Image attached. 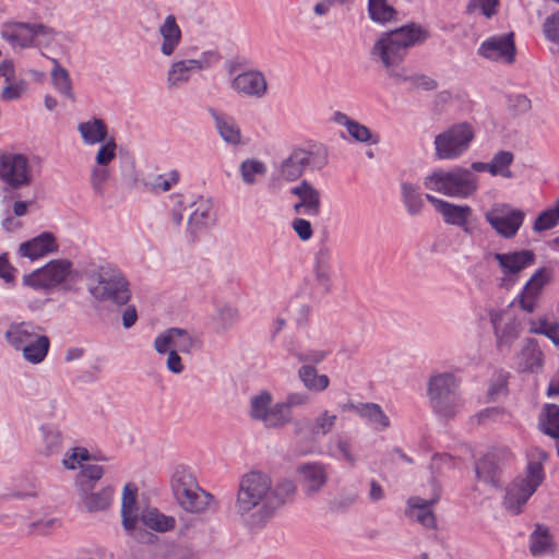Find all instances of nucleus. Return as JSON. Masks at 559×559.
<instances>
[{"label":"nucleus","instance_id":"f257e3e1","mask_svg":"<svg viewBox=\"0 0 559 559\" xmlns=\"http://www.w3.org/2000/svg\"><path fill=\"white\" fill-rule=\"evenodd\" d=\"M295 492L296 486L289 479L273 485L266 473L250 471L240 478L235 510L251 526H262Z\"/></svg>","mask_w":559,"mask_h":559},{"label":"nucleus","instance_id":"f03ea898","mask_svg":"<svg viewBox=\"0 0 559 559\" xmlns=\"http://www.w3.org/2000/svg\"><path fill=\"white\" fill-rule=\"evenodd\" d=\"M429 36L430 33L427 28L416 23H409L383 33L373 45L371 55L380 59L391 75L401 78L393 72V68L403 62L411 47L425 43Z\"/></svg>","mask_w":559,"mask_h":559},{"label":"nucleus","instance_id":"7ed1b4c3","mask_svg":"<svg viewBox=\"0 0 559 559\" xmlns=\"http://www.w3.org/2000/svg\"><path fill=\"white\" fill-rule=\"evenodd\" d=\"M527 457L525 474L518 476L506 488L503 506L513 514L522 512L523 506L545 479L543 465L548 460L547 452L538 447H533L530 449Z\"/></svg>","mask_w":559,"mask_h":559},{"label":"nucleus","instance_id":"20e7f679","mask_svg":"<svg viewBox=\"0 0 559 559\" xmlns=\"http://www.w3.org/2000/svg\"><path fill=\"white\" fill-rule=\"evenodd\" d=\"M424 186L450 198L465 199L477 190V177L467 168L438 169L428 175Z\"/></svg>","mask_w":559,"mask_h":559},{"label":"nucleus","instance_id":"39448f33","mask_svg":"<svg viewBox=\"0 0 559 559\" xmlns=\"http://www.w3.org/2000/svg\"><path fill=\"white\" fill-rule=\"evenodd\" d=\"M171 489L179 506L191 513L204 512L214 501V497L201 489L193 474L183 467L175 471Z\"/></svg>","mask_w":559,"mask_h":559},{"label":"nucleus","instance_id":"423d86ee","mask_svg":"<svg viewBox=\"0 0 559 559\" xmlns=\"http://www.w3.org/2000/svg\"><path fill=\"white\" fill-rule=\"evenodd\" d=\"M88 276L96 282V285L91 288V293L97 299L109 300L117 305H126L130 300L129 284L114 265H99L92 270Z\"/></svg>","mask_w":559,"mask_h":559},{"label":"nucleus","instance_id":"0eeeda50","mask_svg":"<svg viewBox=\"0 0 559 559\" xmlns=\"http://www.w3.org/2000/svg\"><path fill=\"white\" fill-rule=\"evenodd\" d=\"M474 138L475 131L471 123L464 121L450 126L435 138L436 158H459L469 148Z\"/></svg>","mask_w":559,"mask_h":559},{"label":"nucleus","instance_id":"6e6552de","mask_svg":"<svg viewBox=\"0 0 559 559\" xmlns=\"http://www.w3.org/2000/svg\"><path fill=\"white\" fill-rule=\"evenodd\" d=\"M514 460V454L507 447L488 451L475 462L476 479L493 488L500 487L504 469L511 466Z\"/></svg>","mask_w":559,"mask_h":559},{"label":"nucleus","instance_id":"1a4fd4ad","mask_svg":"<svg viewBox=\"0 0 559 559\" xmlns=\"http://www.w3.org/2000/svg\"><path fill=\"white\" fill-rule=\"evenodd\" d=\"M456 389L457 382L451 373L438 374L430 379L428 395L438 414L444 417H453L455 415L460 406Z\"/></svg>","mask_w":559,"mask_h":559},{"label":"nucleus","instance_id":"9d476101","mask_svg":"<svg viewBox=\"0 0 559 559\" xmlns=\"http://www.w3.org/2000/svg\"><path fill=\"white\" fill-rule=\"evenodd\" d=\"M485 218L499 236L511 239L523 225L525 213L510 204L499 203L485 213Z\"/></svg>","mask_w":559,"mask_h":559},{"label":"nucleus","instance_id":"9b49d317","mask_svg":"<svg viewBox=\"0 0 559 559\" xmlns=\"http://www.w3.org/2000/svg\"><path fill=\"white\" fill-rule=\"evenodd\" d=\"M0 180L12 189H21L32 181L28 159L23 154L0 152Z\"/></svg>","mask_w":559,"mask_h":559},{"label":"nucleus","instance_id":"f8f14e48","mask_svg":"<svg viewBox=\"0 0 559 559\" xmlns=\"http://www.w3.org/2000/svg\"><path fill=\"white\" fill-rule=\"evenodd\" d=\"M71 270V262L64 259L52 260L44 267L25 275L23 282L34 288H49L63 282Z\"/></svg>","mask_w":559,"mask_h":559},{"label":"nucleus","instance_id":"ddd939ff","mask_svg":"<svg viewBox=\"0 0 559 559\" xmlns=\"http://www.w3.org/2000/svg\"><path fill=\"white\" fill-rule=\"evenodd\" d=\"M52 28L44 24L7 23L3 25L1 35L13 47H29L38 35H52Z\"/></svg>","mask_w":559,"mask_h":559},{"label":"nucleus","instance_id":"4468645a","mask_svg":"<svg viewBox=\"0 0 559 559\" xmlns=\"http://www.w3.org/2000/svg\"><path fill=\"white\" fill-rule=\"evenodd\" d=\"M198 343V338L191 336L188 331L170 328L155 338L154 347L159 354L167 353L169 348L188 354Z\"/></svg>","mask_w":559,"mask_h":559},{"label":"nucleus","instance_id":"2eb2a0df","mask_svg":"<svg viewBox=\"0 0 559 559\" xmlns=\"http://www.w3.org/2000/svg\"><path fill=\"white\" fill-rule=\"evenodd\" d=\"M426 199L433 205L435 210L442 215L447 224L460 226L466 234L472 233L468 225L472 209L468 205H456L431 194H426Z\"/></svg>","mask_w":559,"mask_h":559},{"label":"nucleus","instance_id":"dca6fc26","mask_svg":"<svg viewBox=\"0 0 559 559\" xmlns=\"http://www.w3.org/2000/svg\"><path fill=\"white\" fill-rule=\"evenodd\" d=\"M478 52L479 55L487 59H503L508 63H512L515 57L513 33H509L501 36H495L485 40L480 45Z\"/></svg>","mask_w":559,"mask_h":559},{"label":"nucleus","instance_id":"f3484780","mask_svg":"<svg viewBox=\"0 0 559 559\" xmlns=\"http://www.w3.org/2000/svg\"><path fill=\"white\" fill-rule=\"evenodd\" d=\"M290 193L298 197L299 201L294 205L297 214L317 216L321 207V193L309 181L302 180L290 189Z\"/></svg>","mask_w":559,"mask_h":559},{"label":"nucleus","instance_id":"a211bd4d","mask_svg":"<svg viewBox=\"0 0 559 559\" xmlns=\"http://www.w3.org/2000/svg\"><path fill=\"white\" fill-rule=\"evenodd\" d=\"M314 164V153L304 148H294L280 167V176L286 181L300 178L305 169Z\"/></svg>","mask_w":559,"mask_h":559},{"label":"nucleus","instance_id":"6ab92c4d","mask_svg":"<svg viewBox=\"0 0 559 559\" xmlns=\"http://www.w3.org/2000/svg\"><path fill=\"white\" fill-rule=\"evenodd\" d=\"M549 273L545 269H539L532 275L519 297V302L523 310L528 313L534 311L542 290L549 282Z\"/></svg>","mask_w":559,"mask_h":559},{"label":"nucleus","instance_id":"aec40b11","mask_svg":"<svg viewBox=\"0 0 559 559\" xmlns=\"http://www.w3.org/2000/svg\"><path fill=\"white\" fill-rule=\"evenodd\" d=\"M493 259L498 262L504 275H515L534 264L535 253L532 250L495 253Z\"/></svg>","mask_w":559,"mask_h":559},{"label":"nucleus","instance_id":"412c9836","mask_svg":"<svg viewBox=\"0 0 559 559\" xmlns=\"http://www.w3.org/2000/svg\"><path fill=\"white\" fill-rule=\"evenodd\" d=\"M233 87L247 96L262 97L267 90V83L262 72L246 71L233 80Z\"/></svg>","mask_w":559,"mask_h":559},{"label":"nucleus","instance_id":"4be33fe9","mask_svg":"<svg viewBox=\"0 0 559 559\" xmlns=\"http://www.w3.org/2000/svg\"><path fill=\"white\" fill-rule=\"evenodd\" d=\"M58 250V245L55 236L51 233L45 231L33 239L20 245L19 253L22 257L29 258L31 260L39 259L48 253Z\"/></svg>","mask_w":559,"mask_h":559},{"label":"nucleus","instance_id":"5701e85b","mask_svg":"<svg viewBox=\"0 0 559 559\" xmlns=\"http://www.w3.org/2000/svg\"><path fill=\"white\" fill-rule=\"evenodd\" d=\"M301 477V485L307 493L317 492L326 483V472L324 466L319 463L304 464L298 467Z\"/></svg>","mask_w":559,"mask_h":559},{"label":"nucleus","instance_id":"b1692460","mask_svg":"<svg viewBox=\"0 0 559 559\" xmlns=\"http://www.w3.org/2000/svg\"><path fill=\"white\" fill-rule=\"evenodd\" d=\"M138 488L133 484H127L123 488L121 516L126 531L132 532L138 523L139 514L136 507Z\"/></svg>","mask_w":559,"mask_h":559},{"label":"nucleus","instance_id":"393cba45","mask_svg":"<svg viewBox=\"0 0 559 559\" xmlns=\"http://www.w3.org/2000/svg\"><path fill=\"white\" fill-rule=\"evenodd\" d=\"M437 502V499L425 500L419 497L411 498L408 500L409 518L415 519L426 528H436L437 521L431 507Z\"/></svg>","mask_w":559,"mask_h":559},{"label":"nucleus","instance_id":"a878e982","mask_svg":"<svg viewBox=\"0 0 559 559\" xmlns=\"http://www.w3.org/2000/svg\"><path fill=\"white\" fill-rule=\"evenodd\" d=\"M36 330L39 328L31 322H14L10 324L4 336L12 347L20 349L38 336Z\"/></svg>","mask_w":559,"mask_h":559},{"label":"nucleus","instance_id":"bb28decb","mask_svg":"<svg viewBox=\"0 0 559 559\" xmlns=\"http://www.w3.org/2000/svg\"><path fill=\"white\" fill-rule=\"evenodd\" d=\"M159 34L163 37L162 52L170 56L181 40V31L174 15H168L159 27Z\"/></svg>","mask_w":559,"mask_h":559},{"label":"nucleus","instance_id":"cd10ccee","mask_svg":"<svg viewBox=\"0 0 559 559\" xmlns=\"http://www.w3.org/2000/svg\"><path fill=\"white\" fill-rule=\"evenodd\" d=\"M490 320L495 329L497 344L499 347L503 345H510L514 340L519 337L520 329L518 322L514 319L502 325V314L492 312L490 313Z\"/></svg>","mask_w":559,"mask_h":559},{"label":"nucleus","instance_id":"c85d7f7f","mask_svg":"<svg viewBox=\"0 0 559 559\" xmlns=\"http://www.w3.org/2000/svg\"><path fill=\"white\" fill-rule=\"evenodd\" d=\"M556 545L554 536L549 530L540 524L536 525V528L531 534L530 538V551L534 557L543 556L547 552H554Z\"/></svg>","mask_w":559,"mask_h":559},{"label":"nucleus","instance_id":"c756f323","mask_svg":"<svg viewBox=\"0 0 559 559\" xmlns=\"http://www.w3.org/2000/svg\"><path fill=\"white\" fill-rule=\"evenodd\" d=\"M542 350L534 340H526L519 355V368L521 371H535L542 366Z\"/></svg>","mask_w":559,"mask_h":559},{"label":"nucleus","instance_id":"7c9ffc66","mask_svg":"<svg viewBox=\"0 0 559 559\" xmlns=\"http://www.w3.org/2000/svg\"><path fill=\"white\" fill-rule=\"evenodd\" d=\"M211 114L221 136L229 144H239L241 141V132L235 119L226 115H221L213 109Z\"/></svg>","mask_w":559,"mask_h":559},{"label":"nucleus","instance_id":"2f4dec72","mask_svg":"<svg viewBox=\"0 0 559 559\" xmlns=\"http://www.w3.org/2000/svg\"><path fill=\"white\" fill-rule=\"evenodd\" d=\"M538 427L542 432L551 437L559 438V406L556 404H545L538 417Z\"/></svg>","mask_w":559,"mask_h":559},{"label":"nucleus","instance_id":"473e14b6","mask_svg":"<svg viewBox=\"0 0 559 559\" xmlns=\"http://www.w3.org/2000/svg\"><path fill=\"white\" fill-rule=\"evenodd\" d=\"M350 408L355 409L360 417L367 419L377 428L385 429L390 426V419L383 413L379 404L362 403L359 405H352Z\"/></svg>","mask_w":559,"mask_h":559},{"label":"nucleus","instance_id":"72a5a7b5","mask_svg":"<svg viewBox=\"0 0 559 559\" xmlns=\"http://www.w3.org/2000/svg\"><path fill=\"white\" fill-rule=\"evenodd\" d=\"M79 131L86 144L104 142L107 138V128L102 119H93L79 124Z\"/></svg>","mask_w":559,"mask_h":559},{"label":"nucleus","instance_id":"f704fd0d","mask_svg":"<svg viewBox=\"0 0 559 559\" xmlns=\"http://www.w3.org/2000/svg\"><path fill=\"white\" fill-rule=\"evenodd\" d=\"M50 347V341L46 335H38L23 348L24 358L32 364L41 362Z\"/></svg>","mask_w":559,"mask_h":559},{"label":"nucleus","instance_id":"c9c22d12","mask_svg":"<svg viewBox=\"0 0 559 559\" xmlns=\"http://www.w3.org/2000/svg\"><path fill=\"white\" fill-rule=\"evenodd\" d=\"M298 376L304 385L310 391L321 392L330 384L326 374H318L317 369L309 365H304L298 370Z\"/></svg>","mask_w":559,"mask_h":559},{"label":"nucleus","instance_id":"e433bc0d","mask_svg":"<svg viewBox=\"0 0 559 559\" xmlns=\"http://www.w3.org/2000/svg\"><path fill=\"white\" fill-rule=\"evenodd\" d=\"M202 69V62L199 60H182L175 62L168 73V82L170 85H177L187 82L192 70Z\"/></svg>","mask_w":559,"mask_h":559},{"label":"nucleus","instance_id":"4c0bfd02","mask_svg":"<svg viewBox=\"0 0 559 559\" xmlns=\"http://www.w3.org/2000/svg\"><path fill=\"white\" fill-rule=\"evenodd\" d=\"M141 520L145 526L157 532H167L175 527V519L164 515L157 509L144 511Z\"/></svg>","mask_w":559,"mask_h":559},{"label":"nucleus","instance_id":"58836bf2","mask_svg":"<svg viewBox=\"0 0 559 559\" xmlns=\"http://www.w3.org/2000/svg\"><path fill=\"white\" fill-rule=\"evenodd\" d=\"M55 67L51 71V80L55 88L64 97L74 102L72 82L69 72L62 68L57 60H53Z\"/></svg>","mask_w":559,"mask_h":559},{"label":"nucleus","instance_id":"ea45409f","mask_svg":"<svg viewBox=\"0 0 559 559\" xmlns=\"http://www.w3.org/2000/svg\"><path fill=\"white\" fill-rule=\"evenodd\" d=\"M292 411L284 403H276L271 406L262 423L267 428H280L292 420Z\"/></svg>","mask_w":559,"mask_h":559},{"label":"nucleus","instance_id":"a19ab883","mask_svg":"<svg viewBox=\"0 0 559 559\" xmlns=\"http://www.w3.org/2000/svg\"><path fill=\"white\" fill-rule=\"evenodd\" d=\"M368 13L377 23H388L395 20L396 10L386 0H368Z\"/></svg>","mask_w":559,"mask_h":559},{"label":"nucleus","instance_id":"79ce46f5","mask_svg":"<svg viewBox=\"0 0 559 559\" xmlns=\"http://www.w3.org/2000/svg\"><path fill=\"white\" fill-rule=\"evenodd\" d=\"M114 499V489L106 487L98 492L85 497L84 504L90 512L104 511L110 507Z\"/></svg>","mask_w":559,"mask_h":559},{"label":"nucleus","instance_id":"37998d69","mask_svg":"<svg viewBox=\"0 0 559 559\" xmlns=\"http://www.w3.org/2000/svg\"><path fill=\"white\" fill-rule=\"evenodd\" d=\"M402 197L409 214L415 215L421 211L424 200L418 191V187L407 182L402 183Z\"/></svg>","mask_w":559,"mask_h":559},{"label":"nucleus","instance_id":"c03bdc74","mask_svg":"<svg viewBox=\"0 0 559 559\" xmlns=\"http://www.w3.org/2000/svg\"><path fill=\"white\" fill-rule=\"evenodd\" d=\"M514 156L509 151H500L498 152L491 162L490 165V174L492 176H502L504 178L512 177V173L509 167L513 163Z\"/></svg>","mask_w":559,"mask_h":559},{"label":"nucleus","instance_id":"a18cd8bd","mask_svg":"<svg viewBox=\"0 0 559 559\" xmlns=\"http://www.w3.org/2000/svg\"><path fill=\"white\" fill-rule=\"evenodd\" d=\"M559 223V199L554 207L543 211L536 218L533 229L544 231L554 228Z\"/></svg>","mask_w":559,"mask_h":559},{"label":"nucleus","instance_id":"49530a36","mask_svg":"<svg viewBox=\"0 0 559 559\" xmlns=\"http://www.w3.org/2000/svg\"><path fill=\"white\" fill-rule=\"evenodd\" d=\"M272 403V395L264 391L251 399L250 416L255 420H263Z\"/></svg>","mask_w":559,"mask_h":559},{"label":"nucleus","instance_id":"de8ad7c7","mask_svg":"<svg viewBox=\"0 0 559 559\" xmlns=\"http://www.w3.org/2000/svg\"><path fill=\"white\" fill-rule=\"evenodd\" d=\"M265 170V166L259 160L248 159L241 164V176L247 183H253L255 176L264 175Z\"/></svg>","mask_w":559,"mask_h":559},{"label":"nucleus","instance_id":"09e8293b","mask_svg":"<svg viewBox=\"0 0 559 559\" xmlns=\"http://www.w3.org/2000/svg\"><path fill=\"white\" fill-rule=\"evenodd\" d=\"M349 135L358 141V142H368L371 143H378L379 139L377 135H373L371 131L364 124H360L356 121L348 122V129H347Z\"/></svg>","mask_w":559,"mask_h":559},{"label":"nucleus","instance_id":"8fccbe9b","mask_svg":"<svg viewBox=\"0 0 559 559\" xmlns=\"http://www.w3.org/2000/svg\"><path fill=\"white\" fill-rule=\"evenodd\" d=\"M329 254L324 250H320L316 258V276L321 285L329 286L330 272L328 267Z\"/></svg>","mask_w":559,"mask_h":559},{"label":"nucleus","instance_id":"3c124183","mask_svg":"<svg viewBox=\"0 0 559 559\" xmlns=\"http://www.w3.org/2000/svg\"><path fill=\"white\" fill-rule=\"evenodd\" d=\"M336 420L335 415H330L328 411L323 412L317 419L312 427V433L314 435H326L331 431Z\"/></svg>","mask_w":559,"mask_h":559},{"label":"nucleus","instance_id":"603ef678","mask_svg":"<svg viewBox=\"0 0 559 559\" xmlns=\"http://www.w3.org/2000/svg\"><path fill=\"white\" fill-rule=\"evenodd\" d=\"M179 180V174L176 170H173L168 174V176L165 175H158L155 177L152 187L154 190L159 191H168L170 188L176 185Z\"/></svg>","mask_w":559,"mask_h":559},{"label":"nucleus","instance_id":"864d4df0","mask_svg":"<svg viewBox=\"0 0 559 559\" xmlns=\"http://www.w3.org/2000/svg\"><path fill=\"white\" fill-rule=\"evenodd\" d=\"M498 4V0H469L467 4V11L473 13L480 10L484 15L490 17L495 13V8Z\"/></svg>","mask_w":559,"mask_h":559},{"label":"nucleus","instance_id":"5fc2aeb1","mask_svg":"<svg viewBox=\"0 0 559 559\" xmlns=\"http://www.w3.org/2000/svg\"><path fill=\"white\" fill-rule=\"evenodd\" d=\"M116 156V143L114 140L107 141L100 146L96 155V163L105 166L109 164Z\"/></svg>","mask_w":559,"mask_h":559},{"label":"nucleus","instance_id":"6e6d98bb","mask_svg":"<svg viewBox=\"0 0 559 559\" xmlns=\"http://www.w3.org/2000/svg\"><path fill=\"white\" fill-rule=\"evenodd\" d=\"M545 36L559 45V13L547 17L544 23Z\"/></svg>","mask_w":559,"mask_h":559},{"label":"nucleus","instance_id":"4d7b16f0","mask_svg":"<svg viewBox=\"0 0 559 559\" xmlns=\"http://www.w3.org/2000/svg\"><path fill=\"white\" fill-rule=\"evenodd\" d=\"M88 459L90 453L85 448H74L72 454L63 459V465L69 469H74L82 461Z\"/></svg>","mask_w":559,"mask_h":559},{"label":"nucleus","instance_id":"13d9d810","mask_svg":"<svg viewBox=\"0 0 559 559\" xmlns=\"http://www.w3.org/2000/svg\"><path fill=\"white\" fill-rule=\"evenodd\" d=\"M293 228L301 240H308L312 236L311 224L305 218H296Z\"/></svg>","mask_w":559,"mask_h":559},{"label":"nucleus","instance_id":"bf43d9fd","mask_svg":"<svg viewBox=\"0 0 559 559\" xmlns=\"http://www.w3.org/2000/svg\"><path fill=\"white\" fill-rule=\"evenodd\" d=\"M81 474L83 477L88 478L91 480H98L102 478L104 469L100 465L86 464L82 465Z\"/></svg>","mask_w":559,"mask_h":559},{"label":"nucleus","instance_id":"052dcab7","mask_svg":"<svg viewBox=\"0 0 559 559\" xmlns=\"http://www.w3.org/2000/svg\"><path fill=\"white\" fill-rule=\"evenodd\" d=\"M167 353V368L174 373H180L183 370V365L178 352L169 348Z\"/></svg>","mask_w":559,"mask_h":559},{"label":"nucleus","instance_id":"680f3d73","mask_svg":"<svg viewBox=\"0 0 559 559\" xmlns=\"http://www.w3.org/2000/svg\"><path fill=\"white\" fill-rule=\"evenodd\" d=\"M24 87L22 84H11L3 88L1 98L3 100H14L21 97Z\"/></svg>","mask_w":559,"mask_h":559},{"label":"nucleus","instance_id":"e2e57ef3","mask_svg":"<svg viewBox=\"0 0 559 559\" xmlns=\"http://www.w3.org/2000/svg\"><path fill=\"white\" fill-rule=\"evenodd\" d=\"M415 87L431 91L437 87V82L427 75H417L411 79Z\"/></svg>","mask_w":559,"mask_h":559},{"label":"nucleus","instance_id":"0e129e2a","mask_svg":"<svg viewBox=\"0 0 559 559\" xmlns=\"http://www.w3.org/2000/svg\"><path fill=\"white\" fill-rule=\"evenodd\" d=\"M15 269L11 266L8 259L4 255H0V277L7 283H11L14 280Z\"/></svg>","mask_w":559,"mask_h":559},{"label":"nucleus","instance_id":"69168bd1","mask_svg":"<svg viewBox=\"0 0 559 559\" xmlns=\"http://www.w3.org/2000/svg\"><path fill=\"white\" fill-rule=\"evenodd\" d=\"M328 353L324 350H311L307 354H300L298 355L299 361L304 362H312V364H319L321 362L325 357Z\"/></svg>","mask_w":559,"mask_h":559},{"label":"nucleus","instance_id":"338daca9","mask_svg":"<svg viewBox=\"0 0 559 559\" xmlns=\"http://www.w3.org/2000/svg\"><path fill=\"white\" fill-rule=\"evenodd\" d=\"M138 319L136 309L134 306H129L124 309L122 313V323L123 326L129 329L131 328Z\"/></svg>","mask_w":559,"mask_h":559},{"label":"nucleus","instance_id":"774afa93","mask_svg":"<svg viewBox=\"0 0 559 559\" xmlns=\"http://www.w3.org/2000/svg\"><path fill=\"white\" fill-rule=\"evenodd\" d=\"M308 401V396L304 393H292L287 396V401L284 405H288V409L292 411V407L299 406L306 404Z\"/></svg>","mask_w":559,"mask_h":559}]
</instances>
